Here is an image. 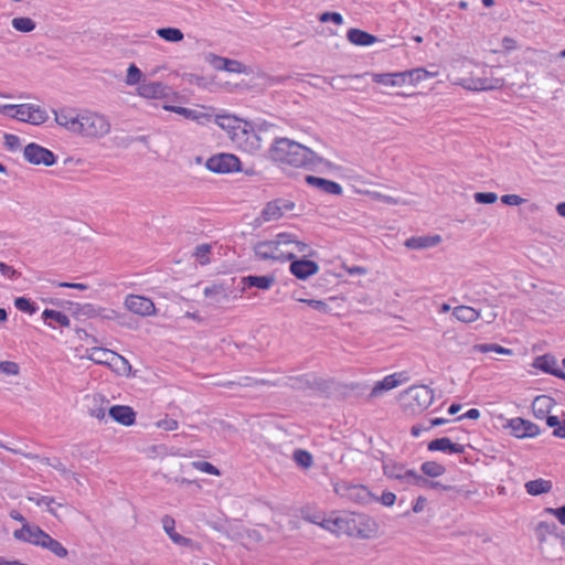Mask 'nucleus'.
<instances>
[{"label":"nucleus","instance_id":"18","mask_svg":"<svg viewBox=\"0 0 565 565\" xmlns=\"http://www.w3.org/2000/svg\"><path fill=\"white\" fill-rule=\"evenodd\" d=\"M319 266L316 262L309 259H292L290 264V273L298 279L305 280L317 274Z\"/></svg>","mask_w":565,"mask_h":565},{"label":"nucleus","instance_id":"31","mask_svg":"<svg viewBox=\"0 0 565 565\" xmlns=\"http://www.w3.org/2000/svg\"><path fill=\"white\" fill-rule=\"evenodd\" d=\"M162 527L164 532L169 535V537L172 540L173 543L179 545H186L189 542V539L182 536L181 534L177 533L174 531L175 527V521L170 515H164L161 520Z\"/></svg>","mask_w":565,"mask_h":565},{"label":"nucleus","instance_id":"13","mask_svg":"<svg viewBox=\"0 0 565 565\" xmlns=\"http://www.w3.org/2000/svg\"><path fill=\"white\" fill-rule=\"evenodd\" d=\"M247 122H244L239 132H234L233 140L237 142L239 148L249 153H255L262 148V138L254 130H248Z\"/></svg>","mask_w":565,"mask_h":565},{"label":"nucleus","instance_id":"28","mask_svg":"<svg viewBox=\"0 0 565 565\" xmlns=\"http://www.w3.org/2000/svg\"><path fill=\"white\" fill-rule=\"evenodd\" d=\"M6 449L11 451V452H13V454H21V455H23L24 457H26L29 459H40L42 462H44L45 465L51 466L52 468H54L55 470L60 471L61 475H63L65 477H68V476L72 475V472L65 467V465L58 458H53V459L40 458L38 455L23 454V452H21L18 449H13V448H9V447H6Z\"/></svg>","mask_w":565,"mask_h":565},{"label":"nucleus","instance_id":"53","mask_svg":"<svg viewBox=\"0 0 565 565\" xmlns=\"http://www.w3.org/2000/svg\"><path fill=\"white\" fill-rule=\"evenodd\" d=\"M226 72L228 73H237V74H241V73H246L247 72V68L246 66L241 63L239 61H236V60H230L227 58L226 61Z\"/></svg>","mask_w":565,"mask_h":565},{"label":"nucleus","instance_id":"26","mask_svg":"<svg viewBox=\"0 0 565 565\" xmlns=\"http://www.w3.org/2000/svg\"><path fill=\"white\" fill-rule=\"evenodd\" d=\"M321 527L340 534H351L353 531V527L350 525V522L347 518H335V519H328L323 520L321 523H319Z\"/></svg>","mask_w":565,"mask_h":565},{"label":"nucleus","instance_id":"30","mask_svg":"<svg viewBox=\"0 0 565 565\" xmlns=\"http://www.w3.org/2000/svg\"><path fill=\"white\" fill-rule=\"evenodd\" d=\"M215 122L224 130H227L234 137V132H239L242 127V120L237 117L230 115H217L215 116Z\"/></svg>","mask_w":565,"mask_h":565},{"label":"nucleus","instance_id":"56","mask_svg":"<svg viewBox=\"0 0 565 565\" xmlns=\"http://www.w3.org/2000/svg\"><path fill=\"white\" fill-rule=\"evenodd\" d=\"M299 301L307 303L312 309L319 311V312H328L329 306L327 302L322 300H316V299H299Z\"/></svg>","mask_w":565,"mask_h":565},{"label":"nucleus","instance_id":"52","mask_svg":"<svg viewBox=\"0 0 565 565\" xmlns=\"http://www.w3.org/2000/svg\"><path fill=\"white\" fill-rule=\"evenodd\" d=\"M0 372L7 375H18L20 372V366L18 363L12 361H3L0 362Z\"/></svg>","mask_w":565,"mask_h":565},{"label":"nucleus","instance_id":"17","mask_svg":"<svg viewBox=\"0 0 565 565\" xmlns=\"http://www.w3.org/2000/svg\"><path fill=\"white\" fill-rule=\"evenodd\" d=\"M169 87L161 82L143 81L137 88L139 96L149 99H159L168 95Z\"/></svg>","mask_w":565,"mask_h":565},{"label":"nucleus","instance_id":"36","mask_svg":"<svg viewBox=\"0 0 565 565\" xmlns=\"http://www.w3.org/2000/svg\"><path fill=\"white\" fill-rule=\"evenodd\" d=\"M420 470L426 477L430 478L440 477L446 472V468L441 463H438L436 461L423 462L420 466Z\"/></svg>","mask_w":565,"mask_h":565},{"label":"nucleus","instance_id":"61","mask_svg":"<svg viewBox=\"0 0 565 565\" xmlns=\"http://www.w3.org/2000/svg\"><path fill=\"white\" fill-rule=\"evenodd\" d=\"M501 202L505 205L516 206L524 202V199L516 194H504L501 196Z\"/></svg>","mask_w":565,"mask_h":565},{"label":"nucleus","instance_id":"29","mask_svg":"<svg viewBox=\"0 0 565 565\" xmlns=\"http://www.w3.org/2000/svg\"><path fill=\"white\" fill-rule=\"evenodd\" d=\"M553 406H554L553 398L545 396V395L537 396V397H535V399L532 403L533 414L536 418L543 419L550 414Z\"/></svg>","mask_w":565,"mask_h":565},{"label":"nucleus","instance_id":"16","mask_svg":"<svg viewBox=\"0 0 565 565\" xmlns=\"http://www.w3.org/2000/svg\"><path fill=\"white\" fill-rule=\"evenodd\" d=\"M403 477L406 479L407 483L415 484L424 489H433L437 491H449L452 489L451 486H445L441 484L439 481L429 480L428 478L418 475L412 469L406 470Z\"/></svg>","mask_w":565,"mask_h":565},{"label":"nucleus","instance_id":"37","mask_svg":"<svg viewBox=\"0 0 565 565\" xmlns=\"http://www.w3.org/2000/svg\"><path fill=\"white\" fill-rule=\"evenodd\" d=\"M42 319L47 322V321H55L56 323H58L61 327H70L71 324V321L68 319V317L60 311H55V310H52V309H45L43 312H42Z\"/></svg>","mask_w":565,"mask_h":565},{"label":"nucleus","instance_id":"7","mask_svg":"<svg viewBox=\"0 0 565 565\" xmlns=\"http://www.w3.org/2000/svg\"><path fill=\"white\" fill-rule=\"evenodd\" d=\"M110 122L98 113L85 110L81 113L76 134L86 138L99 139L108 135Z\"/></svg>","mask_w":565,"mask_h":565},{"label":"nucleus","instance_id":"24","mask_svg":"<svg viewBox=\"0 0 565 565\" xmlns=\"http://www.w3.org/2000/svg\"><path fill=\"white\" fill-rule=\"evenodd\" d=\"M441 242L439 235L413 236L403 244L409 249H425L438 245Z\"/></svg>","mask_w":565,"mask_h":565},{"label":"nucleus","instance_id":"50","mask_svg":"<svg viewBox=\"0 0 565 565\" xmlns=\"http://www.w3.org/2000/svg\"><path fill=\"white\" fill-rule=\"evenodd\" d=\"M204 295L207 298H212L214 300V302H220V300H221L220 298L225 297L223 288L221 286H216V285L206 287L204 289Z\"/></svg>","mask_w":565,"mask_h":565},{"label":"nucleus","instance_id":"47","mask_svg":"<svg viewBox=\"0 0 565 565\" xmlns=\"http://www.w3.org/2000/svg\"><path fill=\"white\" fill-rule=\"evenodd\" d=\"M206 62L216 71H225L226 70V57H222L215 55L213 53H209L205 57Z\"/></svg>","mask_w":565,"mask_h":565},{"label":"nucleus","instance_id":"51","mask_svg":"<svg viewBox=\"0 0 565 565\" xmlns=\"http://www.w3.org/2000/svg\"><path fill=\"white\" fill-rule=\"evenodd\" d=\"M30 109V104L15 105V111L14 115H12V118L26 122Z\"/></svg>","mask_w":565,"mask_h":565},{"label":"nucleus","instance_id":"58","mask_svg":"<svg viewBox=\"0 0 565 565\" xmlns=\"http://www.w3.org/2000/svg\"><path fill=\"white\" fill-rule=\"evenodd\" d=\"M4 146L7 147V149H9L11 151L18 150L21 146L19 137L15 135L6 134L4 135Z\"/></svg>","mask_w":565,"mask_h":565},{"label":"nucleus","instance_id":"35","mask_svg":"<svg viewBox=\"0 0 565 565\" xmlns=\"http://www.w3.org/2000/svg\"><path fill=\"white\" fill-rule=\"evenodd\" d=\"M157 34L167 42H181L184 38L183 32L178 28H160Z\"/></svg>","mask_w":565,"mask_h":565},{"label":"nucleus","instance_id":"38","mask_svg":"<svg viewBox=\"0 0 565 565\" xmlns=\"http://www.w3.org/2000/svg\"><path fill=\"white\" fill-rule=\"evenodd\" d=\"M473 87L472 89L476 90H488V89H494L499 88L503 85V81L495 78L493 81H489L488 78H477L472 79Z\"/></svg>","mask_w":565,"mask_h":565},{"label":"nucleus","instance_id":"49","mask_svg":"<svg viewBox=\"0 0 565 565\" xmlns=\"http://www.w3.org/2000/svg\"><path fill=\"white\" fill-rule=\"evenodd\" d=\"M192 466L202 472L213 476H220V470L207 461H193Z\"/></svg>","mask_w":565,"mask_h":565},{"label":"nucleus","instance_id":"25","mask_svg":"<svg viewBox=\"0 0 565 565\" xmlns=\"http://www.w3.org/2000/svg\"><path fill=\"white\" fill-rule=\"evenodd\" d=\"M276 278L273 275H264V276H246L242 278L243 288H258L262 290H267L271 288L275 284Z\"/></svg>","mask_w":565,"mask_h":565},{"label":"nucleus","instance_id":"59","mask_svg":"<svg viewBox=\"0 0 565 565\" xmlns=\"http://www.w3.org/2000/svg\"><path fill=\"white\" fill-rule=\"evenodd\" d=\"M544 512L554 515L562 525H565V505L558 508H546Z\"/></svg>","mask_w":565,"mask_h":565},{"label":"nucleus","instance_id":"45","mask_svg":"<svg viewBox=\"0 0 565 565\" xmlns=\"http://www.w3.org/2000/svg\"><path fill=\"white\" fill-rule=\"evenodd\" d=\"M142 79V72L135 65V64H130L128 70H127V75H126V84L127 85H136V84H139L142 83L143 81Z\"/></svg>","mask_w":565,"mask_h":565},{"label":"nucleus","instance_id":"34","mask_svg":"<svg viewBox=\"0 0 565 565\" xmlns=\"http://www.w3.org/2000/svg\"><path fill=\"white\" fill-rule=\"evenodd\" d=\"M455 318L462 322H473L479 318V312L469 306H458L454 309Z\"/></svg>","mask_w":565,"mask_h":565},{"label":"nucleus","instance_id":"14","mask_svg":"<svg viewBox=\"0 0 565 565\" xmlns=\"http://www.w3.org/2000/svg\"><path fill=\"white\" fill-rule=\"evenodd\" d=\"M508 426L516 438H533L541 433L536 424L521 417L510 419Z\"/></svg>","mask_w":565,"mask_h":565},{"label":"nucleus","instance_id":"42","mask_svg":"<svg viewBox=\"0 0 565 565\" xmlns=\"http://www.w3.org/2000/svg\"><path fill=\"white\" fill-rule=\"evenodd\" d=\"M211 249L212 246L210 244L198 245L194 249L193 256L201 265H206L210 263Z\"/></svg>","mask_w":565,"mask_h":565},{"label":"nucleus","instance_id":"62","mask_svg":"<svg viewBox=\"0 0 565 565\" xmlns=\"http://www.w3.org/2000/svg\"><path fill=\"white\" fill-rule=\"evenodd\" d=\"M388 390V376H385L382 381H380L372 390L370 396L375 397L381 394L383 391Z\"/></svg>","mask_w":565,"mask_h":565},{"label":"nucleus","instance_id":"41","mask_svg":"<svg viewBox=\"0 0 565 565\" xmlns=\"http://www.w3.org/2000/svg\"><path fill=\"white\" fill-rule=\"evenodd\" d=\"M28 500L34 502L36 505H45L51 514L58 518L57 511L53 505L54 499L46 495L28 497Z\"/></svg>","mask_w":565,"mask_h":565},{"label":"nucleus","instance_id":"20","mask_svg":"<svg viewBox=\"0 0 565 565\" xmlns=\"http://www.w3.org/2000/svg\"><path fill=\"white\" fill-rule=\"evenodd\" d=\"M54 115L57 125L64 127L71 132L76 134V128L78 125L81 113H77L75 109L72 108H63L60 111H54Z\"/></svg>","mask_w":565,"mask_h":565},{"label":"nucleus","instance_id":"19","mask_svg":"<svg viewBox=\"0 0 565 565\" xmlns=\"http://www.w3.org/2000/svg\"><path fill=\"white\" fill-rule=\"evenodd\" d=\"M164 110L175 113L178 115L183 116L186 119L196 121L199 124H204L205 121H211L212 115L204 113L200 109H191L186 107L181 106H172V105H164Z\"/></svg>","mask_w":565,"mask_h":565},{"label":"nucleus","instance_id":"6","mask_svg":"<svg viewBox=\"0 0 565 565\" xmlns=\"http://www.w3.org/2000/svg\"><path fill=\"white\" fill-rule=\"evenodd\" d=\"M434 402V392L426 385H414L404 391L398 403L407 415H415L424 412Z\"/></svg>","mask_w":565,"mask_h":565},{"label":"nucleus","instance_id":"44","mask_svg":"<svg viewBox=\"0 0 565 565\" xmlns=\"http://www.w3.org/2000/svg\"><path fill=\"white\" fill-rule=\"evenodd\" d=\"M14 306L18 310L33 315L38 311V307L25 297H18L14 299Z\"/></svg>","mask_w":565,"mask_h":565},{"label":"nucleus","instance_id":"46","mask_svg":"<svg viewBox=\"0 0 565 565\" xmlns=\"http://www.w3.org/2000/svg\"><path fill=\"white\" fill-rule=\"evenodd\" d=\"M294 459L297 462V465L302 468H309L312 465L311 454L302 449L295 450Z\"/></svg>","mask_w":565,"mask_h":565},{"label":"nucleus","instance_id":"39","mask_svg":"<svg viewBox=\"0 0 565 565\" xmlns=\"http://www.w3.org/2000/svg\"><path fill=\"white\" fill-rule=\"evenodd\" d=\"M472 350L481 353L495 352L499 354H512V350L503 348L497 343L476 344Z\"/></svg>","mask_w":565,"mask_h":565},{"label":"nucleus","instance_id":"27","mask_svg":"<svg viewBox=\"0 0 565 565\" xmlns=\"http://www.w3.org/2000/svg\"><path fill=\"white\" fill-rule=\"evenodd\" d=\"M350 43L358 46H369L377 42V38L360 29H350L347 33Z\"/></svg>","mask_w":565,"mask_h":565},{"label":"nucleus","instance_id":"12","mask_svg":"<svg viewBox=\"0 0 565 565\" xmlns=\"http://www.w3.org/2000/svg\"><path fill=\"white\" fill-rule=\"evenodd\" d=\"M125 308L140 317H150L156 315V307L151 299L139 296L128 295L125 299Z\"/></svg>","mask_w":565,"mask_h":565},{"label":"nucleus","instance_id":"1","mask_svg":"<svg viewBox=\"0 0 565 565\" xmlns=\"http://www.w3.org/2000/svg\"><path fill=\"white\" fill-rule=\"evenodd\" d=\"M268 156L275 162L296 168H315L319 164L331 166L321 152L288 138H276L269 148Z\"/></svg>","mask_w":565,"mask_h":565},{"label":"nucleus","instance_id":"32","mask_svg":"<svg viewBox=\"0 0 565 565\" xmlns=\"http://www.w3.org/2000/svg\"><path fill=\"white\" fill-rule=\"evenodd\" d=\"M525 490L531 495L547 493L552 489V482L544 479L530 480L525 483Z\"/></svg>","mask_w":565,"mask_h":565},{"label":"nucleus","instance_id":"48","mask_svg":"<svg viewBox=\"0 0 565 565\" xmlns=\"http://www.w3.org/2000/svg\"><path fill=\"white\" fill-rule=\"evenodd\" d=\"M473 198L479 204H492L498 200V195L494 192H477Z\"/></svg>","mask_w":565,"mask_h":565},{"label":"nucleus","instance_id":"63","mask_svg":"<svg viewBox=\"0 0 565 565\" xmlns=\"http://www.w3.org/2000/svg\"><path fill=\"white\" fill-rule=\"evenodd\" d=\"M408 376L405 372L391 374V390L395 388L403 382H406Z\"/></svg>","mask_w":565,"mask_h":565},{"label":"nucleus","instance_id":"5","mask_svg":"<svg viewBox=\"0 0 565 565\" xmlns=\"http://www.w3.org/2000/svg\"><path fill=\"white\" fill-rule=\"evenodd\" d=\"M334 492L348 501L369 504L372 502H381L383 505H388V491L384 490L381 497L375 495L363 484H353L349 481H338L333 486Z\"/></svg>","mask_w":565,"mask_h":565},{"label":"nucleus","instance_id":"11","mask_svg":"<svg viewBox=\"0 0 565 565\" xmlns=\"http://www.w3.org/2000/svg\"><path fill=\"white\" fill-rule=\"evenodd\" d=\"M87 358L97 364L114 365L117 362H120L124 371H129L131 369L127 360L108 349L98 347L88 349Z\"/></svg>","mask_w":565,"mask_h":565},{"label":"nucleus","instance_id":"9","mask_svg":"<svg viewBox=\"0 0 565 565\" xmlns=\"http://www.w3.org/2000/svg\"><path fill=\"white\" fill-rule=\"evenodd\" d=\"M205 166L210 171L215 173H230L242 170L239 159L231 153L213 156L206 161Z\"/></svg>","mask_w":565,"mask_h":565},{"label":"nucleus","instance_id":"60","mask_svg":"<svg viewBox=\"0 0 565 565\" xmlns=\"http://www.w3.org/2000/svg\"><path fill=\"white\" fill-rule=\"evenodd\" d=\"M157 426L166 431L175 430L179 426L178 422L172 418H164L157 423Z\"/></svg>","mask_w":565,"mask_h":565},{"label":"nucleus","instance_id":"8","mask_svg":"<svg viewBox=\"0 0 565 565\" xmlns=\"http://www.w3.org/2000/svg\"><path fill=\"white\" fill-rule=\"evenodd\" d=\"M437 75V72H429L425 68H413L404 72L391 73V86L408 85L415 87L416 84L424 79L433 78Z\"/></svg>","mask_w":565,"mask_h":565},{"label":"nucleus","instance_id":"57","mask_svg":"<svg viewBox=\"0 0 565 565\" xmlns=\"http://www.w3.org/2000/svg\"><path fill=\"white\" fill-rule=\"evenodd\" d=\"M294 250L296 249L298 253H302L305 256H311L312 252L310 250L308 244L305 242L298 241L297 237L292 234V247Z\"/></svg>","mask_w":565,"mask_h":565},{"label":"nucleus","instance_id":"21","mask_svg":"<svg viewBox=\"0 0 565 565\" xmlns=\"http://www.w3.org/2000/svg\"><path fill=\"white\" fill-rule=\"evenodd\" d=\"M427 448L429 451H443L447 454H463L465 446L454 443L448 437H440L433 439L428 443Z\"/></svg>","mask_w":565,"mask_h":565},{"label":"nucleus","instance_id":"33","mask_svg":"<svg viewBox=\"0 0 565 565\" xmlns=\"http://www.w3.org/2000/svg\"><path fill=\"white\" fill-rule=\"evenodd\" d=\"M556 359L552 354H543L537 358H535L533 362V366L537 370H541L542 372L546 374H551L555 370Z\"/></svg>","mask_w":565,"mask_h":565},{"label":"nucleus","instance_id":"4","mask_svg":"<svg viewBox=\"0 0 565 565\" xmlns=\"http://www.w3.org/2000/svg\"><path fill=\"white\" fill-rule=\"evenodd\" d=\"M13 536L19 541L47 550L58 558H65L68 554L67 550L58 541L50 536L38 525L25 523L21 529L14 531Z\"/></svg>","mask_w":565,"mask_h":565},{"label":"nucleus","instance_id":"3","mask_svg":"<svg viewBox=\"0 0 565 565\" xmlns=\"http://www.w3.org/2000/svg\"><path fill=\"white\" fill-rule=\"evenodd\" d=\"M535 535L540 543V551L548 559L562 558L565 552L564 531L558 532L554 522L541 521L535 526Z\"/></svg>","mask_w":565,"mask_h":565},{"label":"nucleus","instance_id":"22","mask_svg":"<svg viewBox=\"0 0 565 565\" xmlns=\"http://www.w3.org/2000/svg\"><path fill=\"white\" fill-rule=\"evenodd\" d=\"M306 182L328 194L340 195L342 193V186L338 182L331 180L315 175H307Z\"/></svg>","mask_w":565,"mask_h":565},{"label":"nucleus","instance_id":"23","mask_svg":"<svg viewBox=\"0 0 565 565\" xmlns=\"http://www.w3.org/2000/svg\"><path fill=\"white\" fill-rule=\"evenodd\" d=\"M109 416L117 423L130 426L135 423L136 414L129 406L115 405L108 411Z\"/></svg>","mask_w":565,"mask_h":565},{"label":"nucleus","instance_id":"15","mask_svg":"<svg viewBox=\"0 0 565 565\" xmlns=\"http://www.w3.org/2000/svg\"><path fill=\"white\" fill-rule=\"evenodd\" d=\"M294 206V202L281 199L268 202L262 212V217L264 222L279 220L285 211H291Z\"/></svg>","mask_w":565,"mask_h":565},{"label":"nucleus","instance_id":"55","mask_svg":"<svg viewBox=\"0 0 565 565\" xmlns=\"http://www.w3.org/2000/svg\"><path fill=\"white\" fill-rule=\"evenodd\" d=\"M98 317L105 320H118L120 324H124V322L120 321L122 316L113 309L98 308Z\"/></svg>","mask_w":565,"mask_h":565},{"label":"nucleus","instance_id":"2","mask_svg":"<svg viewBox=\"0 0 565 565\" xmlns=\"http://www.w3.org/2000/svg\"><path fill=\"white\" fill-rule=\"evenodd\" d=\"M292 247V234L278 233L273 239L257 242L253 246L255 257L259 260L287 262L296 258Z\"/></svg>","mask_w":565,"mask_h":565},{"label":"nucleus","instance_id":"64","mask_svg":"<svg viewBox=\"0 0 565 565\" xmlns=\"http://www.w3.org/2000/svg\"><path fill=\"white\" fill-rule=\"evenodd\" d=\"M0 273L8 277V278H15L17 276H19V273L11 266L4 264V263H1L0 264Z\"/></svg>","mask_w":565,"mask_h":565},{"label":"nucleus","instance_id":"10","mask_svg":"<svg viewBox=\"0 0 565 565\" xmlns=\"http://www.w3.org/2000/svg\"><path fill=\"white\" fill-rule=\"evenodd\" d=\"M23 156L28 162L35 166L51 167L56 162V156L51 150L34 142L25 146Z\"/></svg>","mask_w":565,"mask_h":565},{"label":"nucleus","instance_id":"54","mask_svg":"<svg viewBox=\"0 0 565 565\" xmlns=\"http://www.w3.org/2000/svg\"><path fill=\"white\" fill-rule=\"evenodd\" d=\"M319 21L322 23L331 21L334 24L340 25L343 23V18L338 12H323L322 14H320Z\"/></svg>","mask_w":565,"mask_h":565},{"label":"nucleus","instance_id":"43","mask_svg":"<svg viewBox=\"0 0 565 565\" xmlns=\"http://www.w3.org/2000/svg\"><path fill=\"white\" fill-rule=\"evenodd\" d=\"M47 119L46 111L41 109L39 106L31 105L29 111L28 121L32 125L43 124Z\"/></svg>","mask_w":565,"mask_h":565},{"label":"nucleus","instance_id":"40","mask_svg":"<svg viewBox=\"0 0 565 565\" xmlns=\"http://www.w3.org/2000/svg\"><path fill=\"white\" fill-rule=\"evenodd\" d=\"M11 23L17 31L23 33H29L35 29V22L26 17L14 18Z\"/></svg>","mask_w":565,"mask_h":565}]
</instances>
